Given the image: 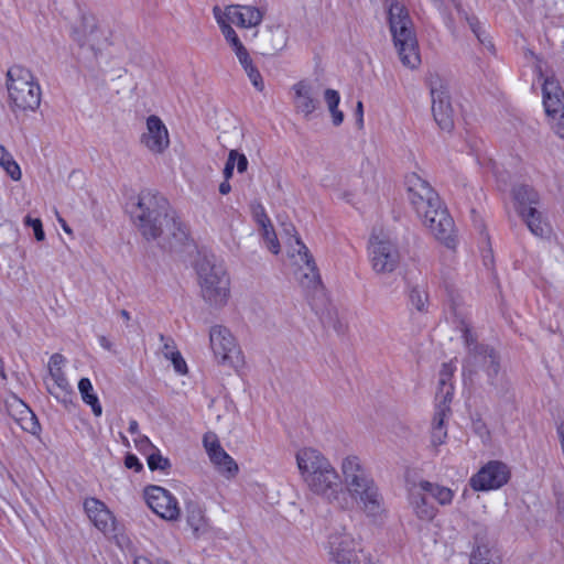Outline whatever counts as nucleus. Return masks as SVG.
I'll list each match as a JSON object with an SVG mask.
<instances>
[{"label":"nucleus","mask_w":564,"mask_h":564,"mask_svg":"<svg viewBox=\"0 0 564 564\" xmlns=\"http://www.w3.org/2000/svg\"><path fill=\"white\" fill-rule=\"evenodd\" d=\"M473 430L481 438H488L489 437V430L487 429L485 422L482 420H480V419L475 420L473 422Z\"/></svg>","instance_id":"obj_52"},{"label":"nucleus","mask_w":564,"mask_h":564,"mask_svg":"<svg viewBox=\"0 0 564 564\" xmlns=\"http://www.w3.org/2000/svg\"><path fill=\"white\" fill-rule=\"evenodd\" d=\"M295 243L297 246V253L300 260L303 262V267L299 270V281L303 288L316 289L321 285V275L316 267L315 260L311 254L308 248L304 245L300 237H295Z\"/></svg>","instance_id":"obj_18"},{"label":"nucleus","mask_w":564,"mask_h":564,"mask_svg":"<svg viewBox=\"0 0 564 564\" xmlns=\"http://www.w3.org/2000/svg\"><path fill=\"white\" fill-rule=\"evenodd\" d=\"M345 492L359 503L368 514H377L381 508V495L379 489L361 459L356 455H349L341 460Z\"/></svg>","instance_id":"obj_4"},{"label":"nucleus","mask_w":564,"mask_h":564,"mask_svg":"<svg viewBox=\"0 0 564 564\" xmlns=\"http://www.w3.org/2000/svg\"><path fill=\"white\" fill-rule=\"evenodd\" d=\"M447 436L446 430L444 426L433 425L432 427V443L437 446L444 443Z\"/></svg>","instance_id":"obj_46"},{"label":"nucleus","mask_w":564,"mask_h":564,"mask_svg":"<svg viewBox=\"0 0 564 564\" xmlns=\"http://www.w3.org/2000/svg\"><path fill=\"white\" fill-rule=\"evenodd\" d=\"M552 128L554 132L562 139H564V110L557 113L555 119H552Z\"/></svg>","instance_id":"obj_50"},{"label":"nucleus","mask_w":564,"mask_h":564,"mask_svg":"<svg viewBox=\"0 0 564 564\" xmlns=\"http://www.w3.org/2000/svg\"><path fill=\"white\" fill-rule=\"evenodd\" d=\"M243 69L246 70L249 79L253 84V86L262 90L263 89V80L260 72L257 69V67L253 65L252 59L250 56H248L246 62H239Z\"/></svg>","instance_id":"obj_38"},{"label":"nucleus","mask_w":564,"mask_h":564,"mask_svg":"<svg viewBox=\"0 0 564 564\" xmlns=\"http://www.w3.org/2000/svg\"><path fill=\"white\" fill-rule=\"evenodd\" d=\"M489 367V362H479L477 366H476V371L478 369H482L484 371H486V368Z\"/></svg>","instance_id":"obj_64"},{"label":"nucleus","mask_w":564,"mask_h":564,"mask_svg":"<svg viewBox=\"0 0 564 564\" xmlns=\"http://www.w3.org/2000/svg\"><path fill=\"white\" fill-rule=\"evenodd\" d=\"M99 344L106 350H112V343L106 336L99 337Z\"/></svg>","instance_id":"obj_58"},{"label":"nucleus","mask_w":564,"mask_h":564,"mask_svg":"<svg viewBox=\"0 0 564 564\" xmlns=\"http://www.w3.org/2000/svg\"><path fill=\"white\" fill-rule=\"evenodd\" d=\"M426 84L432 98V113L438 128L446 132L454 129V109L452 107L447 82L437 73H430Z\"/></svg>","instance_id":"obj_8"},{"label":"nucleus","mask_w":564,"mask_h":564,"mask_svg":"<svg viewBox=\"0 0 564 564\" xmlns=\"http://www.w3.org/2000/svg\"><path fill=\"white\" fill-rule=\"evenodd\" d=\"M520 217L527 224L529 230L538 236L543 237L546 232V224L543 223L541 213L536 207H530L529 209H520Z\"/></svg>","instance_id":"obj_31"},{"label":"nucleus","mask_w":564,"mask_h":564,"mask_svg":"<svg viewBox=\"0 0 564 564\" xmlns=\"http://www.w3.org/2000/svg\"><path fill=\"white\" fill-rule=\"evenodd\" d=\"M408 199L432 235L449 249L456 247L455 225L438 194L416 173L406 176Z\"/></svg>","instance_id":"obj_2"},{"label":"nucleus","mask_w":564,"mask_h":564,"mask_svg":"<svg viewBox=\"0 0 564 564\" xmlns=\"http://www.w3.org/2000/svg\"><path fill=\"white\" fill-rule=\"evenodd\" d=\"M221 15L227 22L248 29L259 25L263 20L264 12L253 6L231 4L225 8Z\"/></svg>","instance_id":"obj_17"},{"label":"nucleus","mask_w":564,"mask_h":564,"mask_svg":"<svg viewBox=\"0 0 564 564\" xmlns=\"http://www.w3.org/2000/svg\"><path fill=\"white\" fill-rule=\"evenodd\" d=\"M128 431L131 433V434H138L139 433V424L135 420H131L129 422V429Z\"/></svg>","instance_id":"obj_60"},{"label":"nucleus","mask_w":564,"mask_h":564,"mask_svg":"<svg viewBox=\"0 0 564 564\" xmlns=\"http://www.w3.org/2000/svg\"><path fill=\"white\" fill-rule=\"evenodd\" d=\"M452 400H447L442 398V400L438 401L436 404L434 417H433V425H440L444 426V421L448 416L451 412L449 403Z\"/></svg>","instance_id":"obj_40"},{"label":"nucleus","mask_w":564,"mask_h":564,"mask_svg":"<svg viewBox=\"0 0 564 564\" xmlns=\"http://www.w3.org/2000/svg\"><path fill=\"white\" fill-rule=\"evenodd\" d=\"M510 478L509 467L500 460H490L469 479L475 491H488L501 488Z\"/></svg>","instance_id":"obj_9"},{"label":"nucleus","mask_w":564,"mask_h":564,"mask_svg":"<svg viewBox=\"0 0 564 564\" xmlns=\"http://www.w3.org/2000/svg\"><path fill=\"white\" fill-rule=\"evenodd\" d=\"M0 408L14 419L24 431L32 434H36L40 431L41 427L34 413L15 394L11 393L1 401Z\"/></svg>","instance_id":"obj_14"},{"label":"nucleus","mask_w":564,"mask_h":564,"mask_svg":"<svg viewBox=\"0 0 564 564\" xmlns=\"http://www.w3.org/2000/svg\"><path fill=\"white\" fill-rule=\"evenodd\" d=\"M78 390L82 395L83 401L90 405L93 413L96 416H100L102 414V406L99 402V399L96 393H94V388L88 378H82L78 382Z\"/></svg>","instance_id":"obj_33"},{"label":"nucleus","mask_w":564,"mask_h":564,"mask_svg":"<svg viewBox=\"0 0 564 564\" xmlns=\"http://www.w3.org/2000/svg\"><path fill=\"white\" fill-rule=\"evenodd\" d=\"M8 104L13 113L35 111L41 105L42 90L33 73L13 65L7 72Z\"/></svg>","instance_id":"obj_6"},{"label":"nucleus","mask_w":564,"mask_h":564,"mask_svg":"<svg viewBox=\"0 0 564 564\" xmlns=\"http://www.w3.org/2000/svg\"><path fill=\"white\" fill-rule=\"evenodd\" d=\"M160 339H161L162 341H164V345H163V352H164V351H169V352H171V350H172V349H173V350H177V349H176V347H175L174 340H173L172 338H170V337H167V338H166L164 335H162V334H161V335H160Z\"/></svg>","instance_id":"obj_56"},{"label":"nucleus","mask_w":564,"mask_h":564,"mask_svg":"<svg viewBox=\"0 0 564 564\" xmlns=\"http://www.w3.org/2000/svg\"><path fill=\"white\" fill-rule=\"evenodd\" d=\"M164 357L170 359L175 371L180 375L187 373V365L178 350L164 351Z\"/></svg>","instance_id":"obj_42"},{"label":"nucleus","mask_w":564,"mask_h":564,"mask_svg":"<svg viewBox=\"0 0 564 564\" xmlns=\"http://www.w3.org/2000/svg\"><path fill=\"white\" fill-rule=\"evenodd\" d=\"M219 474L226 478H232L238 474V465L232 457L223 448L208 456Z\"/></svg>","instance_id":"obj_29"},{"label":"nucleus","mask_w":564,"mask_h":564,"mask_svg":"<svg viewBox=\"0 0 564 564\" xmlns=\"http://www.w3.org/2000/svg\"><path fill=\"white\" fill-rule=\"evenodd\" d=\"M479 362H489V367L486 368V375L488 383L496 387L498 384L500 362L496 351L486 345H476L473 351L470 350L469 356L466 357L463 365L464 376L471 378L476 373V366Z\"/></svg>","instance_id":"obj_11"},{"label":"nucleus","mask_w":564,"mask_h":564,"mask_svg":"<svg viewBox=\"0 0 564 564\" xmlns=\"http://www.w3.org/2000/svg\"><path fill=\"white\" fill-rule=\"evenodd\" d=\"M543 105L551 119H555L557 113L564 111V93L553 80L545 79L544 82Z\"/></svg>","instance_id":"obj_24"},{"label":"nucleus","mask_w":564,"mask_h":564,"mask_svg":"<svg viewBox=\"0 0 564 564\" xmlns=\"http://www.w3.org/2000/svg\"><path fill=\"white\" fill-rule=\"evenodd\" d=\"M419 488L429 494L432 498H434L441 506H448L453 502L454 491L445 486L431 482L427 480H421L419 482Z\"/></svg>","instance_id":"obj_30"},{"label":"nucleus","mask_w":564,"mask_h":564,"mask_svg":"<svg viewBox=\"0 0 564 564\" xmlns=\"http://www.w3.org/2000/svg\"><path fill=\"white\" fill-rule=\"evenodd\" d=\"M148 466L151 470H166L171 467L170 459L162 456L158 448L148 456Z\"/></svg>","instance_id":"obj_39"},{"label":"nucleus","mask_w":564,"mask_h":564,"mask_svg":"<svg viewBox=\"0 0 564 564\" xmlns=\"http://www.w3.org/2000/svg\"><path fill=\"white\" fill-rule=\"evenodd\" d=\"M135 446L139 451L145 452L147 449H154L155 447L145 435H139L134 440Z\"/></svg>","instance_id":"obj_53"},{"label":"nucleus","mask_w":564,"mask_h":564,"mask_svg":"<svg viewBox=\"0 0 564 564\" xmlns=\"http://www.w3.org/2000/svg\"><path fill=\"white\" fill-rule=\"evenodd\" d=\"M72 36L79 46L89 45L95 48L98 44V26L95 15L83 14L78 25L73 29Z\"/></svg>","instance_id":"obj_21"},{"label":"nucleus","mask_w":564,"mask_h":564,"mask_svg":"<svg viewBox=\"0 0 564 564\" xmlns=\"http://www.w3.org/2000/svg\"><path fill=\"white\" fill-rule=\"evenodd\" d=\"M388 22L394 46L403 66L415 69L421 64L419 43L406 7L394 0L388 6Z\"/></svg>","instance_id":"obj_5"},{"label":"nucleus","mask_w":564,"mask_h":564,"mask_svg":"<svg viewBox=\"0 0 564 564\" xmlns=\"http://www.w3.org/2000/svg\"><path fill=\"white\" fill-rule=\"evenodd\" d=\"M236 162H237V171L239 173H243L247 171L248 160L245 154H240L237 152Z\"/></svg>","instance_id":"obj_55"},{"label":"nucleus","mask_w":564,"mask_h":564,"mask_svg":"<svg viewBox=\"0 0 564 564\" xmlns=\"http://www.w3.org/2000/svg\"><path fill=\"white\" fill-rule=\"evenodd\" d=\"M213 12H214V17L220 28V31H221L224 37L226 39L227 43L230 45V47L235 52L238 61L246 62L248 56H250V55H249V52L247 51V48L245 47V45L242 44V42L240 41L238 34L232 29L230 23L227 22L226 19H224L219 7H215L213 9Z\"/></svg>","instance_id":"obj_22"},{"label":"nucleus","mask_w":564,"mask_h":564,"mask_svg":"<svg viewBox=\"0 0 564 564\" xmlns=\"http://www.w3.org/2000/svg\"><path fill=\"white\" fill-rule=\"evenodd\" d=\"M324 99L332 115L333 124L336 127L340 126L344 121V113L338 109L340 101L339 93L335 89L327 88L324 91Z\"/></svg>","instance_id":"obj_34"},{"label":"nucleus","mask_w":564,"mask_h":564,"mask_svg":"<svg viewBox=\"0 0 564 564\" xmlns=\"http://www.w3.org/2000/svg\"><path fill=\"white\" fill-rule=\"evenodd\" d=\"M253 214H254L257 223L260 225L261 228H264V227L271 225V221H270L269 217L267 216L262 205H258L254 208Z\"/></svg>","instance_id":"obj_49"},{"label":"nucleus","mask_w":564,"mask_h":564,"mask_svg":"<svg viewBox=\"0 0 564 564\" xmlns=\"http://www.w3.org/2000/svg\"><path fill=\"white\" fill-rule=\"evenodd\" d=\"M24 224L26 226L32 227L34 231V237L37 241H42L45 239V232L43 230V225L41 219L39 218H31L30 216H26L24 219Z\"/></svg>","instance_id":"obj_44"},{"label":"nucleus","mask_w":564,"mask_h":564,"mask_svg":"<svg viewBox=\"0 0 564 564\" xmlns=\"http://www.w3.org/2000/svg\"><path fill=\"white\" fill-rule=\"evenodd\" d=\"M196 271L204 300L210 305H225L230 282L223 262L214 256H204L197 261Z\"/></svg>","instance_id":"obj_7"},{"label":"nucleus","mask_w":564,"mask_h":564,"mask_svg":"<svg viewBox=\"0 0 564 564\" xmlns=\"http://www.w3.org/2000/svg\"><path fill=\"white\" fill-rule=\"evenodd\" d=\"M262 229V237L267 243L268 249L274 253L278 254L280 252V243L278 240V237L275 235V231L272 227V224L270 226H267Z\"/></svg>","instance_id":"obj_41"},{"label":"nucleus","mask_w":564,"mask_h":564,"mask_svg":"<svg viewBox=\"0 0 564 564\" xmlns=\"http://www.w3.org/2000/svg\"><path fill=\"white\" fill-rule=\"evenodd\" d=\"M455 370V366L453 362L443 364L442 369L440 371L438 378V391L436 398H444L447 400H452L454 387L451 383V379L453 377Z\"/></svg>","instance_id":"obj_32"},{"label":"nucleus","mask_w":564,"mask_h":564,"mask_svg":"<svg viewBox=\"0 0 564 564\" xmlns=\"http://www.w3.org/2000/svg\"><path fill=\"white\" fill-rule=\"evenodd\" d=\"M466 20L475 36L484 44L486 41V31L482 30L478 19L476 17H467Z\"/></svg>","instance_id":"obj_45"},{"label":"nucleus","mask_w":564,"mask_h":564,"mask_svg":"<svg viewBox=\"0 0 564 564\" xmlns=\"http://www.w3.org/2000/svg\"><path fill=\"white\" fill-rule=\"evenodd\" d=\"M0 166L7 172V174L13 180H21L22 173L19 164L13 160L12 155L7 149L0 143Z\"/></svg>","instance_id":"obj_36"},{"label":"nucleus","mask_w":564,"mask_h":564,"mask_svg":"<svg viewBox=\"0 0 564 564\" xmlns=\"http://www.w3.org/2000/svg\"><path fill=\"white\" fill-rule=\"evenodd\" d=\"M328 554L335 564H358L356 542L350 534L337 533L329 536Z\"/></svg>","instance_id":"obj_16"},{"label":"nucleus","mask_w":564,"mask_h":564,"mask_svg":"<svg viewBox=\"0 0 564 564\" xmlns=\"http://www.w3.org/2000/svg\"><path fill=\"white\" fill-rule=\"evenodd\" d=\"M369 258L377 273H391L400 264L398 247L388 239L372 237L369 245Z\"/></svg>","instance_id":"obj_10"},{"label":"nucleus","mask_w":564,"mask_h":564,"mask_svg":"<svg viewBox=\"0 0 564 564\" xmlns=\"http://www.w3.org/2000/svg\"><path fill=\"white\" fill-rule=\"evenodd\" d=\"M425 494L419 488V484L414 485L409 490V503L417 519L430 522L436 517L437 509L427 501Z\"/></svg>","instance_id":"obj_23"},{"label":"nucleus","mask_w":564,"mask_h":564,"mask_svg":"<svg viewBox=\"0 0 564 564\" xmlns=\"http://www.w3.org/2000/svg\"><path fill=\"white\" fill-rule=\"evenodd\" d=\"M141 143L152 153H163L170 145L169 131L155 115L147 119V131L140 138Z\"/></svg>","instance_id":"obj_15"},{"label":"nucleus","mask_w":564,"mask_h":564,"mask_svg":"<svg viewBox=\"0 0 564 564\" xmlns=\"http://www.w3.org/2000/svg\"><path fill=\"white\" fill-rule=\"evenodd\" d=\"M209 346L214 358L219 365H232L234 355L238 354V346L231 332L223 325H214L209 329Z\"/></svg>","instance_id":"obj_12"},{"label":"nucleus","mask_w":564,"mask_h":564,"mask_svg":"<svg viewBox=\"0 0 564 564\" xmlns=\"http://www.w3.org/2000/svg\"><path fill=\"white\" fill-rule=\"evenodd\" d=\"M300 474L310 491L344 509L348 502L339 474L319 451L305 447L296 453Z\"/></svg>","instance_id":"obj_3"},{"label":"nucleus","mask_w":564,"mask_h":564,"mask_svg":"<svg viewBox=\"0 0 564 564\" xmlns=\"http://www.w3.org/2000/svg\"><path fill=\"white\" fill-rule=\"evenodd\" d=\"M145 501L149 508L167 521H176L181 510L175 497L160 486H150L144 491Z\"/></svg>","instance_id":"obj_13"},{"label":"nucleus","mask_w":564,"mask_h":564,"mask_svg":"<svg viewBox=\"0 0 564 564\" xmlns=\"http://www.w3.org/2000/svg\"><path fill=\"white\" fill-rule=\"evenodd\" d=\"M516 208L520 215V209H529L535 207L540 203L539 193L530 185H518L512 189Z\"/></svg>","instance_id":"obj_27"},{"label":"nucleus","mask_w":564,"mask_h":564,"mask_svg":"<svg viewBox=\"0 0 564 564\" xmlns=\"http://www.w3.org/2000/svg\"><path fill=\"white\" fill-rule=\"evenodd\" d=\"M64 358L59 354H54L48 361V370L50 372H54L56 369H62V364Z\"/></svg>","instance_id":"obj_54"},{"label":"nucleus","mask_w":564,"mask_h":564,"mask_svg":"<svg viewBox=\"0 0 564 564\" xmlns=\"http://www.w3.org/2000/svg\"><path fill=\"white\" fill-rule=\"evenodd\" d=\"M236 156H237L236 150H231L228 154V159H227V162H226L225 169H224V176L226 180H229L232 176L235 164H236Z\"/></svg>","instance_id":"obj_48"},{"label":"nucleus","mask_w":564,"mask_h":564,"mask_svg":"<svg viewBox=\"0 0 564 564\" xmlns=\"http://www.w3.org/2000/svg\"><path fill=\"white\" fill-rule=\"evenodd\" d=\"M84 509L89 520L99 531L110 533L115 530V517L102 501L88 498L84 502Z\"/></svg>","instance_id":"obj_19"},{"label":"nucleus","mask_w":564,"mask_h":564,"mask_svg":"<svg viewBox=\"0 0 564 564\" xmlns=\"http://www.w3.org/2000/svg\"><path fill=\"white\" fill-rule=\"evenodd\" d=\"M409 302L420 313H426L429 307V294L423 285L409 288Z\"/></svg>","instance_id":"obj_35"},{"label":"nucleus","mask_w":564,"mask_h":564,"mask_svg":"<svg viewBox=\"0 0 564 564\" xmlns=\"http://www.w3.org/2000/svg\"><path fill=\"white\" fill-rule=\"evenodd\" d=\"M186 523L195 536H199L207 530V520L202 506L195 501H188L185 506Z\"/></svg>","instance_id":"obj_26"},{"label":"nucleus","mask_w":564,"mask_h":564,"mask_svg":"<svg viewBox=\"0 0 564 564\" xmlns=\"http://www.w3.org/2000/svg\"><path fill=\"white\" fill-rule=\"evenodd\" d=\"M58 223L61 224L63 230L66 232V234H72V229L70 227L67 225V223L63 219V218H58Z\"/></svg>","instance_id":"obj_61"},{"label":"nucleus","mask_w":564,"mask_h":564,"mask_svg":"<svg viewBox=\"0 0 564 564\" xmlns=\"http://www.w3.org/2000/svg\"><path fill=\"white\" fill-rule=\"evenodd\" d=\"M286 32L280 26H268L261 36L260 47L263 55H275L286 45Z\"/></svg>","instance_id":"obj_25"},{"label":"nucleus","mask_w":564,"mask_h":564,"mask_svg":"<svg viewBox=\"0 0 564 564\" xmlns=\"http://www.w3.org/2000/svg\"><path fill=\"white\" fill-rule=\"evenodd\" d=\"M203 445L208 456L212 455L214 452L220 449V447H223L217 435L213 432H207L204 434Z\"/></svg>","instance_id":"obj_43"},{"label":"nucleus","mask_w":564,"mask_h":564,"mask_svg":"<svg viewBox=\"0 0 564 564\" xmlns=\"http://www.w3.org/2000/svg\"><path fill=\"white\" fill-rule=\"evenodd\" d=\"M355 115L359 127H361L364 123V106L361 101L357 102Z\"/></svg>","instance_id":"obj_57"},{"label":"nucleus","mask_w":564,"mask_h":564,"mask_svg":"<svg viewBox=\"0 0 564 564\" xmlns=\"http://www.w3.org/2000/svg\"><path fill=\"white\" fill-rule=\"evenodd\" d=\"M469 564H500L495 558L491 550L485 544H477L473 547Z\"/></svg>","instance_id":"obj_37"},{"label":"nucleus","mask_w":564,"mask_h":564,"mask_svg":"<svg viewBox=\"0 0 564 564\" xmlns=\"http://www.w3.org/2000/svg\"><path fill=\"white\" fill-rule=\"evenodd\" d=\"M230 191H231V186H230L228 180L225 178V181L223 183H220V185H219V193L223 195H227L228 193H230Z\"/></svg>","instance_id":"obj_59"},{"label":"nucleus","mask_w":564,"mask_h":564,"mask_svg":"<svg viewBox=\"0 0 564 564\" xmlns=\"http://www.w3.org/2000/svg\"><path fill=\"white\" fill-rule=\"evenodd\" d=\"M124 466L134 471H141L143 469L142 463L133 454H127L124 457Z\"/></svg>","instance_id":"obj_51"},{"label":"nucleus","mask_w":564,"mask_h":564,"mask_svg":"<svg viewBox=\"0 0 564 564\" xmlns=\"http://www.w3.org/2000/svg\"><path fill=\"white\" fill-rule=\"evenodd\" d=\"M462 332H463V338H464L465 345L468 348V355H469L470 350L473 351L475 346L478 344L476 341V337L474 336V334L471 333V330L469 329V327L466 324H463Z\"/></svg>","instance_id":"obj_47"},{"label":"nucleus","mask_w":564,"mask_h":564,"mask_svg":"<svg viewBox=\"0 0 564 564\" xmlns=\"http://www.w3.org/2000/svg\"><path fill=\"white\" fill-rule=\"evenodd\" d=\"M293 104L296 112L308 118L318 107L319 101L314 97L313 88L307 80H300L292 86Z\"/></svg>","instance_id":"obj_20"},{"label":"nucleus","mask_w":564,"mask_h":564,"mask_svg":"<svg viewBox=\"0 0 564 564\" xmlns=\"http://www.w3.org/2000/svg\"><path fill=\"white\" fill-rule=\"evenodd\" d=\"M0 377L2 380H6L7 379V375H6V371H4V364H3V360L0 358Z\"/></svg>","instance_id":"obj_62"},{"label":"nucleus","mask_w":564,"mask_h":564,"mask_svg":"<svg viewBox=\"0 0 564 564\" xmlns=\"http://www.w3.org/2000/svg\"><path fill=\"white\" fill-rule=\"evenodd\" d=\"M131 214L147 240L162 238L173 249L188 238L187 228L178 220L169 200L158 192L142 191Z\"/></svg>","instance_id":"obj_1"},{"label":"nucleus","mask_w":564,"mask_h":564,"mask_svg":"<svg viewBox=\"0 0 564 564\" xmlns=\"http://www.w3.org/2000/svg\"><path fill=\"white\" fill-rule=\"evenodd\" d=\"M53 380L52 386H47L48 392L54 395L58 401L67 403L70 401L72 388L62 369H56L54 372H50Z\"/></svg>","instance_id":"obj_28"},{"label":"nucleus","mask_w":564,"mask_h":564,"mask_svg":"<svg viewBox=\"0 0 564 564\" xmlns=\"http://www.w3.org/2000/svg\"><path fill=\"white\" fill-rule=\"evenodd\" d=\"M119 314L126 322H129L131 318L130 313L127 310H121Z\"/></svg>","instance_id":"obj_63"}]
</instances>
